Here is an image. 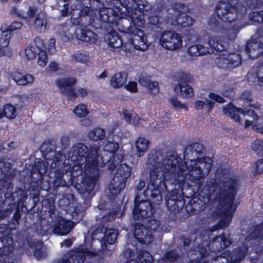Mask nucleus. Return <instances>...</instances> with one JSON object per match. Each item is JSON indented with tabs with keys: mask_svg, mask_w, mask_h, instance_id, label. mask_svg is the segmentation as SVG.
Masks as SVG:
<instances>
[{
	"mask_svg": "<svg viewBox=\"0 0 263 263\" xmlns=\"http://www.w3.org/2000/svg\"><path fill=\"white\" fill-rule=\"evenodd\" d=\"M212 165V160L209 158L183 163L181 158L172 156L151 171L145 194L147 196L160 200L161 192L166 189L164 180L169 177H172L179 184L188 179L200 185L201 179L209 173Z\"/></svg>",
	"mask_w": 263,
	"mask_h": 263,
	"instance_id": "nucleus-1",
	"label": "nucleus"
},
{
	"mask_svg": "<svg viewBox=\"0 0 263 263\" xmlns=\"http://www.w3.org/2000/svg\"><path fill=\"white\" fill-rule=\"evenodd\" d=\"M119 145L117 142L107 141L104 147V152L108 153L109 160L107 158L100 156L98 146H93L88 151L87 147L79 144L73 147V155L71 156V159L76 165H84V170L86 175L92 177L91 183L90 184L91 190L94 187L96 179L98 176L99 166H102L104 164L112 163L120 161V158L123 156L122 152L118 151Z\"/></svg>",
	"mask_w": 263,
	"mask_h": 263,
	"instance_id": "nucleus-2",
	"label": "nucleus"
},
{
	"mask_svg": "<svg viewBox=\"0 0 263 263\" xmlns=\"http://www.w3.org/2000/svg\"><path fill=\"white\" fill-rule=\"evenodd\" d=\"M238 31L236 29H230L224 32L227 36L222 40L217 36L211 37L208 42H205L204 45H192L187 49L188 53L194 57L212 53L213 50L221 51L225 48L228 40L234 39L237 35Z\"/></svg>",
	"mask_w": 263,
	"mask_h": 263,
	"instance_id": "nucleus-3",
	"label": "nucleus"
},
{
	"mask_svg": "<svg viewBox=\"0 0 263 263\" xmlns=\"http://www.w3.org/2000/svg\"><path fill=\"white\" fill-rule=\"evenodd\" d=\"M223 112L226 116L237 122L241 120L239 115L251 118L252 120H246L245 121V127L248 128L251 126L254 130L263 133V114L259 116L252 109L243 110L239 108L236 107L232 104L226 105L223 108Z\"/></svg>",
	"mask_w": 263,
	"mask_h": 263,
	"instance_id": "nucleus-4",
	"label": "nucleus"
},
{
	"mask_svg": "<svg viewBox=\"0 0 263 263\" xmlns=\"http://www.w3.org/2000/svg\"><path fill=\"white\" fill-rule=\"evenodd\" d=\"M125 9L126 10L128 14L121 12L120 9L117 7L115 10L111 8L104 9L100 11V16L103 21L108 22H112L114 21L113 19H111V16H110L109 14H111L112 16L118 17L119 18L129 17L132 19V23L128 28H130V26H132L134 28L137 27H142L144 24L143 15L140 14L137 16V12L134 14H132L129 10H127L126 8H125ZM127 28V27L123 28L122 30L126 29ZM118 29L122 31V29H121L119 27H118Z\"/></svg>",
	"mask_w": 263,
	"mask_h": 263,
	"instance_id": "nucleus-5",
	"label": "nucleus"
},
{
	"mask_svg": "<svg viewBox=\"0 0 263 263\" xmlns=\"http://www.w3.org/2000/svg\"><path fill=\"white\" fill-rule=\"evenodd\" d=\"M125 9L126 10L128 14L121 12L120 9L117 7L115 10L111 8L104 9L100 11V16L103 21L108 22H112L114 21L113 19H111V16H110L109 14H111L112 16L118 17L119 18L129 17L132 19V23L128 28H130V26H132L134 28L137 27H142L144 24L143 15L140 14L137 16V12L134 14H132L129 10H127L126 8H125ZM127 28V27L123 28L122 30L126 29ZM118 29L122 31V29H121L119 27H118Z\"/></svg>",
	"mask_w": 263,
	"mask_h": 263,
	"instance_id": "nucleus-6",
	"label": "nucleus"
},
{
	"mask_svg": "<svg viewBox=\"0 0 263 263\" xmlns=\"http://www.w3.org/2000/svg\"><path fill=\"white\" fill-rule=\"evenodd\" d=\"M160 45L167 49L175 50L182 46V40L178 33L172 31L163 32L160 39Z\"/></svg>",
	"mask_w": 263,
	"mask_h": 263,
	"instance_id": "nucleus-7",
	"label": "nucleus"
},
{
	"mask_svg": "<svg viewBox=\"0 0 263 263\" xmlns=\"http://www.w3.org/2000/svg\"><path fill=\"white\" fill-rule=\"evenodd\" d=\"M234 196V190L233 189L231 190L230 194L226 197L227 203L223 207L222 212L219 213L222 218L220 224V228L227 227L231 221L233 213L236 210V206L233 204Z\"/></svg>",
	"mask_w": 263,
	"mask_h": 263,
	"instance_id": "nucleus-8",
	"label": "nucleus"
},
{
	"mask_svg": "<svg viewBox=\"0 0 263 263\" xmlns=\"http://www.w3.org/2000/svg\"><path fill=\"white\" fill-rule=\"evenodd\" d=\"M140 28L137 27L134 28L132 26H130V28H127L126 29L121 31L132 34V36L129 41L133 45L135 48L140 50H144L147 49L148 46L143 32Z\"/></svg>",
	"mask_w": 263,
	"mask_h": 263,
	"instance_id": "nucleus-9",
	"label": "nucleus"
},
{
	"mask_svg": "<svg viewBox=\"0 0 263 263\" xmlns=\"http://www.w3.org/2000/svg\"><path fill=\"white\" fill-rule=\"evenodd\" d=\"M216 14L218 18L224 22H232L236 17L235 9L229 3L219 2L216 7Z\"/></svg>",
	"mask_w": 263,
	"mask_h": 263,
	"instance_id": "nucleus-10",
	"label": "nucleus"
},
{
	"mask_svg": "<svg viewBox=\"0 0 263 263\" xmlns=\"http://www.w3.org/2000/svg\"><path fill=\"white\" fill-rule=\"evenodd\" d=\"M216 63L222 68H232L240 65L241 59L238 54L223 53L219 55L216 60Z\"/></svg>",
	"mask_w": 263,
	"mask_h": 263,
	"instance_id": "nucleus-11",
	"label": "nucleus"
},
{
	"mask_svg": "<svg viewBox=\"0 0 263 263\" xmlns=\"http://www.w3.org/2000/svg\"><path fill=\"white\" fill-rule=\"evenodd\" d=\"M74 222L60 218L58 219L57 223L54 226L53 231L54 233L64 235L68 234L70 230L74 227Z\"/></svg>",
	"mask_w": 263,
	"mask_h": 263,
	"instance_id": "nucleus-12",
	"label": "nucleus"
},
{
	"mask_svg": "<svg viewBox=\"0 0 263 263\" xmlns=\"http://www.w3.org/2000/svg\"><path fill=\"white\" fill-rule=\"evenodd\" d=\"M119 163L120 165L118 166L117 175L126 179L130 175L132 167L124 162L123 156L120 158V161H118V162L116 161L114 163H110L108 166L110 169L112 170L114 168L116 167L117 165Z\"/></svg>",
	"mask_w": 263,
	"mask_h": 263,
	"instance_id": "nucleus-13",
	"label": "nucleus"
},
{
	"mask_svg": "<svg viewBox=\"0 0 263 263\" xmlns=\"http://www.w3.org/2000/svg\"><path fill=\"white\" fill-rule=\"evenodd\" d=\"M134 236L141 243H148L151 241V232L148 231L146 228L142 225L136 226Z\"/></svg>",
	"mask_w": 263,
	"mask_h": 263,
	"instance_id": "nucleus-14",
	"label": "nucleus"
},
{
	"mask_svg": "<svg viewBox=\"0 0 263 263\" xmlns=\"http://www.w3.org/2000/svg\"><path fill=\"white\" fill-rule=\"evenodd\" d=\"M135 214H139L142 217H146L152 214V208L151 203L147 201H143L138 204L136 203L134 210Z\"/></svg>",
	"mask_w": 263,
	"mask_h": 263,
	"instance_id": "nucleus-15",
	"label": "nucleus"
},
{
	"mask_svg": "<svg viewBox=\"0 0 263 263\" xmlns=\"http://www.w3.org/2000/svg\"><path fill=\"white\" fill-rule=\"evenodd\" d=\"M176 95L182 98H190L194 96L193 88L186 83H180L174 87Z\"/></svg>",
	"mask_w": 263,
	"mask_h": 263,
	"instance_id": "nucleus-16",
	"label": "nucleus"
},
{
	"mask_svg": "<svg viewBox=\"0 0 263 263\" xmlns=\"http://www.w3.org/2000/svg\"><path fill=\"white\" fill-rule=\"evenodd\" d=\"M247 52L250 58H256L263 53V44L260 42H250L247 44Z\"/></svg>",
	"mask_w": 263,
	"mask_h": 263,
	"instance_id": "nucleus-17",
	"label": "nucleus"
},
{
	"mask_svg": "<svg viewBox=\"0 0 263 263\" xmlns=\"http://www.w3.org/2000/svg\"><path fill=\"white\" fill-rule=\"evenodd\" d=\"M168 22L171 25L173 26L178 25L182 27H185L191 26L193 21L191 17L185 14H181L177 19L173 18L172 20H168Z\"/></svg>",
	"mask_w": 263,
	"mask_h": 263,
	"instance_id": "nucleus-18",
	"label": "nucleus"
},
{
	"mask_svg": "<svg viewBox=\"0 0 263 263\" xmlns=\"http://www.w3.org/2000/svg\"><path fill=\"white\" fill-rule=\"evenodd\" d=\"M136 148V154L138 157H141L146 152L149 147V141L147 139L140 137L135 141Z\"/></svg>",
	"mask_w": 263,
	"mask_h": 263,
	"instance_id": "nucleus-19",
	"label": "nucleus"
},
{
	"mask_svg": "<svg viewBox=\"0 0 263 263\" xmlns=\"http://www.w3.org/2000/svg\"><path fill=\"white\" fill-rule=\"evenodd\" d=\"M105 41L111 47L118 48L122 44V42L115 31L106 34Z\"/></svg>",
	"mask_w": 263,
	"mask_h": 263,
	"instance_id": "nucleus-20",
	"label": "nucleus"
},
{
	"mask_svg": "<svg viewBox=\"0 0 263 263\" xmlns=\"http://www.w3.org/2000/svg\"><path fill=\"white\" fill-rule=\"evenodd\" d=\"M127 80V74L125 72H118L115 74L110 80L111 86L117 88L122 86Z\"/></svg>",
	"mask_w": 263,
	"mask_h": 263,
	"instance_id": "nucleus-21",
	"label": "nucleus"
},
{
	"mask_svg": "<svg viewBox=\"0 0 263 263\" xmlns=\"http://www.w3.org/2000/svg\"><path fill=\"white\" fill-rule=\"evenodd\" d=\"M16 116L15 107L10 104L5 105L2 109L0 110V118L6 117L8 119H13Z\"/></svg>",
	"mask_w": 263,
	"mask_h": 263,
	"instance_id": "nucleus-22",
	"label": "nucleus"
},
{
	"mask_svg": "<svg viewBox=\"0 0 263 263\" xmlns=\"http://www.w3.org/2000/svg\"><path fill=\"white\" fill-rule=\"evenodd\" d=\"M46 17L45 14L41 12L39 13L34 21V25L35 29L39 32L45 30L46 27Z\"/></svg>",
	"mask_w": 263,
	"mask_h": 263,
	"instance_id": "nucleus-23",
	"label": "nucleus"
},
{
	"mask_svg": "<svg viewBox=\"0 0 263 263\" xmlns=\"http://www.w3.org/2000/svg\"><path fill=\"white\" fill-rule=\"evenodd\" d=\"M13 10L14 13H16L18 16L25 19L32 17L36 12V9L34 7L29 8L27 12L17 8H14Z\"/></svg>",
	"mask_w": 263,
	"mask_h": 263,
	"instance_id": "nucleus-24",
	"label": "nucleus"
},
{
	"mask_svg": "<svg viewBox=\"0 0 263 263\" xmlns=\"http://www.w3.org/2000/svg\"><path fill=\"white\" fill-rule=\"evenodd\" d=\"M73 112L79 118H83L87 116L89 113L86 105L80 104L77 105L73 109Z\"/></svg>",
	"mask_w": 263,
	"mask_h": 263,
	"instance_id": "nucleus-25",
	"label": "nucleus"
},
{
	"mask_svg": "<svg viewBox=\"0 0 263 263\" xmlns=\"http://www.w3.org/2000/svg\"><path fill=\"white\" fill-rule=\"evenodd\" d=\"M76 82V80L74 78H64L58 80L57 81V85L63 91V89H65L67 87L73 85Z\"/></svg>",
	"mask_w": 263,
	"mask_h": 263,
	"instance_id": "nucleus-26",
	"label": "nucleus"
},
{
	"mask_svg": "<svg viewBox=\"0 0 263 263\" xmlns=\"http://www.w3.org/2000/svg\"><path fill=\"white\" fill-rule=\"evenodd\" d=\"M105 132L103 128H96L88 134L90 139L94 141H98L104 137Z\"/></svg>",
	"mask_w": 263,
	"mask_h": 263,
	"instance_id": "nucleus-27",
	"label": "nucleus"
},
{
	"mask_svg": "<svg viewBox=\"0 0 263 263\" xmlns=\"http://www.w3.org/2000/svg\"><path fill=\"white\" fill-rule=\"evenodd\" d=\"M79 39L84 42L94 43L97 40V35L91 31L86 30Z\"/></svg>",
	"mask_w": 263,
	"mask_h": 263,
	"instance_id": "nucleus-28",
	"label": "nucleus"
},
{
	"mask_svg": "<svg viewBox=\"0 0 263 263\" xmlns=\"http://www.w3.org/2000/svg\"><path fill=\"white\" fill-rule=\"evenodd\" d=\"M207 104L204 101L198 100L195 102L194 106L196 109L201 110L204 108H206V111L210 112L213 108L214 103L210 100H207Z\"/></svg>",
	"mask_w": 263,
	"mask_h": 263,
	"instance_id": "nucleus-29",
	"label": "nucleus"
},
{
	"mask_svg": "<svg viewBox=\"0 0 263 263\" xmlns=\"http://www.w3.org/2000/svg\"><path fill=\"white\" fill-rule=\"evenodd\" d=\"M170 101L173 107L176 109H183L185 110H187V107L186 104L182 103L176 97H172L170 99Z\"/></svg>",
	"mask_w": 263,
	"mask_h": 263,
	"instance_id": "nucleus-30",
	"label": "nucleus"
},
{
	"mask_svg": "<svg viewBox=\"0 0 263 263\" xmlns=\"http://www.w3.org/2000/svg\"><path fill=\"white\" fill-rule=\"evenodd\" d=\"M106 240L109 244L114 243L117 237V231L115 229H109L106 232Z\"/></svg>",
	"mask_w": 263,
	"mask_h": 263,
	"instance_id": "nucleus-31",
	"label": "nucleus"
},
{
	"mask_svg": "<svg viewBox=\"0 0 263 263\" xmlns=\"http://www.w3.org/2000/svg\"><path fill=\"white\" fill-rule=\"evenodd\" d=\"M10 36L11 34L9 30L2 31L0 38V45L2 47H6L9 45Z\"/></svg>",
	"mask_w": 263,
	"mask_h": 263,
	"instance_id": "nucleus-32",
	"label": "nucleus"
},
{
	"mask_svg": "<svg viewBox=\"0 0 263 263\" xmlns=\"http://www.w3.org/2000/svg\"><path fill=\"white\" fill-rule=\"evenodd\" d=\"M37 52H39L34 46H28L25 50L26 58L29 60H32L36 57Z\"/></svg>",
	"mask_w": 263,
	"mask_h": 263,
	"instance_id": "nucleus-33",
	"label": "nucleus"
},
{
	"mask_svg": "<svg viewBox=\"0 0 263 263\" xmlns=\"http://www.w3.org/2000/svg\"><path fill=\"white\" fill-rule=\"evenodd\" d=\"M2 242L4 245V254H7L8 253L10 252L11 251V249L12 248V239L10 237H7L5 239H3Z\"/></svg>",
	"mask_w": 263,
	"mask_h": 263,
	"instance_id": "nucleus-34",
	"label": "nucleus"
},
{
	"mask_svg": "<svg viewBox=\"0 0 263 263\" xmlns=\"http://www.w3.org/2000/svg\"><path fill=\"white\" fill-rule=\"evenodd\" d=\"M73 59L77 62L86 63L89 61V57L85 53H77L73 55Z\"/></svg>",
	"mask_w": 263,
	"mask_h": 263,
	"instance_id": "nucleus-35",
	"label": "nucleus"
},
{
	"mask_svg": "<svg viewBox=\"0 0 263 263\" xmlns=\"http://www.w3.org/2000/svg\"><path fill=\"white\" fill-rule=\"evenodd\" d=\"M139 260L142 263H152L153 259L152 255L148 252L143 251L139 255Z\"/></svg>",
	"mask_w": 263,
	"mask_h": 263,
	"instance_id": "nucleus-36",
	"label": "nucleus"
},
{
	"mask_svg": "<svg viewBox=\"0 0 263 263\" xmlns=\"http://www.w3.org/2000/svg\"><path fill=\"white\" fill-rule=\"evenodd\" d=\"M34 81V77L30 74H25L22 75V78L20 82V85H26L31 84Z\"/></svg>",
	"mask_w": 263,
	"mask_h": 263,
	"instance_id": "nucleus-37",
	"label": "nucleus"
},
{
	"mask_svg": "<svg viewBox=\"0 0 263 263\" xmlns=\"http://www.w3.org/2000/svg\"><path fill=\"white\" fill-rule=\"evenodd\" d=\"M37 64L41 67H44L47 62V57L45 51H41L38 53Z\"/></svg>",
	"mask_w": 263,
	"mask_h": 263,
	"instance_id": "nucleus-38",
	"label": "nucleus"
},
{
	"mask_svg": "<svg viewBox=\"0 0 263 263\" xmlns=\"http://www.w3.org/2000/svg\"><path fill=\"white\" fill-rule=\"evenodd\" d=\"M252 149L258 154L263 152V140H256L252 144Z\"/></svg>",
	"mask_w": 263,
	"mask_h": 263,
	"instance_id": "nucleus-39",
	"label": "nucleus"
},
{
	"mask_svg": "<svg viewBox=\"0 0 263 263\" xmlns=\"http://www.w3.org/2000/svg\"><path fill=\"white\" fill-rule=\"evenodd\" d=\"M147 87L151 93L153 95L158 94L159 91L158 83L157 82H148Z\"/></svg>",
	"mask_w": 263,
	"mask_h": 263,
	"instance_id": "nucleus-40",
	"label": "nucleus"
},
{
	"mask_svg": "<svg viewBox=\"0 0 263 263\" xmlns=\"http://www.w3.org/2000/svg\"><path fill=\"white\" fill-rule=\"evenodd\" d=\"M250 19L255 22H260L263 21V12L259 13L253 12L250 15Z\"/></svg>",
	"mask_w": 263,
	"mask_h": 263,
	"instance_id": "nucleus-41",
	"label": "nucleus"
},
{
	"mask_svg": "<svg viewBox=\"0 0 263 263\" xmlns=\"http://www.w3.org/2000/svg\"><path fill=\"white\" fill-rule=\"evenodd\" d=\"M47 49L48 52L52 54L55 52L56 48H55V40L54 39H50L47 44Z\"/></svg>",
	"mask_w": 263,
	"mask_h": 263,
	"instance_id": "nucleus-42",
	"label": "nucleus"
},
{
	"mask_svg": "<svg viewBox=\"0 0 263 263\" xmlns=\"http://www.w3.org/2000/svg\"><path fill=\"white\" fill-rule=\"evenodd\" d=\"M23 74L17 71H13L11 74V77L15 83L20 85V81L22 80Z\"/></svg>",
	"mask_w": 263,
	"mask_h": 263,
	"instance_id": "nucleus-43",
	"label": "nucleus"
},
{
	"mask_svg": "<svg viewBox=\"0 0 263 263\" xmlns=\"http://www.w3.org/2000/svg\"><path fill=\"white\" fill-rule=\"evenodd\" d=\"M122 113L123 115V118L125 120L129 123H130L133 116L135 114L132 111H129L125 109L123 110L122 111Z\"/></svg>",
	"mask_w": 263,
	"mask_h": 263,
	"instance_id": "nucleus-44",
	"label": "nucleus"
},
{
	"mask_svg": "<svg viewBox=\"0 0 263 263\" xmlns=\"http://www.w3.org/2000/svg\"><path fill=\"white\" fill-rule=\"evenodd\" d=\"M35 47L39 52L44 51L43 49L44 48V41L41 37H36L34 40Z\"/></svg>",
	"mask_w": 263,
	"mask_h": 263,
	"instance_id": "nucleus-45",
	"label": "nucleus"
},
{
	"mask_svg": "<svg viewBox=\"0 0 263 263\" xmlns=\"http://www.w3.org/2000/svg\"><path fill=\"white\" fill-rule=\"evenodd\" d=\"M125 88L127 90L132 92H136L138 91L137 84L134 81L129 82L125 86Z\"/></svg>",
	"mask_w": 263,
	"mask_h": 263,
	"instance_id": "nucleus-46",
	"label": "nucleus"
},
{
	"mask_svg": "<svg viewBox=\"0 0 263 263\" xmlns=\"http://www.w3.org/2000/svg\"><path fill=\"white\" fill-rule=\"evenodd\" d=\"M209 98L217 103H223L224 102V99L222 97L213 92H211L209 94Z\"/></svg>",
	"mask_w": 263,
	"mask_h": 263,
	"instance_id": "nucleus-47",
	"label": "nucleus"
},
{
	"mask_svg": "<svg viewBox=\"0 0 263 263\" xmlns=\"http://www.w3.org/2000/svg\"><path fill=\"white\" fill-rule=\"evenodd\" d=\"M253 167L255 169L257 173L263 172V158L257 161L253 165Z\"/></svg>",
	"mask_w": 263,
	"mask_h": 263,
	"instance_id": "nucleus-48",
	"label": "nucleus"
},
{
	"mask_svg": "<svg viewBox=\"0 0 263 263\" xmlns=\"http://www.w3.org/2000/svg\"><path fill=\"white\" fill-rule=\"evenodd\" d=\"M220 240L222 241V242H221V247L223 246L227 247L230 245L231 243V241L229 239L226 238L224 236L218 237L216 238L215 241L219 242Z\"/></svg>",
	"mask_w": 263,
	"mask_h": 263,
	"instance_id": "nucleus-49",
	"label": "nucleus"
},
{
	"mask_svg": "<svg viewBox=\"0 0 263 263\" xmlns=\"http://www.w3.org/2000/svg\"><path fill=\"white\" fill-rule=\"evenodd\" d=\"M22 26V24L20 22H15L13 23L11 25H10L7 30H9V32L11 31H14L15 30L20 29Z\"/></svg>",
	"mask_w": 263,
	"mask_h": 263,
	"instance_id": "nucleus-50",
	"label": "nucleus"
},
{
	"mask_svg": "<svg viewBox=\"0 0 263 263\" xmlns=\"http://www.w3.org/2000/svg\"><path fill=\"white\" fill-rule=\"evenodd\" d=\"M141 121V118L138 116L136 114H135L133 117L132 120L130 123L134 125H138L140 124Z\"/></svg>",
	"mask_w": 263,
	"mask_h": 263,
	"instance_id": "nucleus-51",
	"label": "nucleus"
},
{
	"mask_svg": "<svg viewBox=\"0 0 263 263\" xmlns=\"http://www.w3.org/2000/svg\"><path fill=\"white\" fill-rule=\"evenodd\" d=\"M87 91L83 88L78 89L73 95L76 97H84L87 95Z\"/></svg>",
	"mask_w": 263,
	"mask_h": 263,
	"instance_id": "nucleus-52",
	"label": "nucleus"
},
{
	"mask_svg": "<svg viewBox=\"0 0 263 263\" xmlns=\"http://www.w3.org/2000/svg\"><path fill=\"white\" fill-rule=\"evenodd\" d=\"M257 77L260 82H263V66H260L257 72Z\"/></svg>",
	"mask_w": 263,
	"mask_h": 263,
	"instance_id": "nucleus-53",
	"label": "nucleus"
},
{
	"mask_svg": "<svg viewBox=\"0 0 263 263\" xmlns=\"http://www.w3.org/2000/svg\"><path fill=\"white\" fill-rule=\"evenodd\" d=\"M109 189L111 193L114 194H116L120 192V189H118V188L115 187L112 184H110Z\"/></svg>",
	"mask_w": 263,
	"mask_h": 263,
	"instance_id": "nucleus-54",
	"label": "nucleus"
},
{
	"mask_svg": "<svg viewBox=\"0 0 263 263\" xmlns=\"http://www.w3.org/2000/svg\"><path fill=\"white\" fill-rule=\"evenodd\" d=\"M50 70L53 71H56L58 68V64L56 63H51L49 64Z\"/></svg>",
	"mask_w": 263,
	"mask_h": 263,
	"instance_id": "nucleus-55",
	"label": "nucleus"
},
{
	"mask_svg": "<svg viewBox=\"0 0 263 263\" xmlns=\"http://www.w3.org/2000/svg\"><path fill=\"white\" fill-rule=\"evenodd\" d=\"M72 244V241L69 239L65 240L64 242L61 243V245L62 246H66L67 247H69L71 246Z\"/></svg>",
	"mask_w": 263,
	"mask_h": 263,
	"instance_id": "nucleus-56",
	"label": "nucleus"
},
{
	"mask_svg": "<svg viewBox=\"0 0 263 263\" xmlns=\"http://www.w3.org/2000/svg\"><path fill=\"white\" fill-rule=\"evenodd\" d=\"M152 223L154 222L156 226H153L152 225H151V230H153L154 231H156L158 230V227L159 226V224H158V222L155 221V220H153V221L151 222Z\"/></svg>",
	"mask_w": 263,
	"mask_h": 263,
	"instance_id": "nucleus-57",
	"label": "nucleus"
},
{
	"mask_svg": "<svg viewBox=\"0 0 263 263\" xmlns=\"http://www.w3.org/2000/svg\"><path fill=\"white\" fill-rule=\"evenodd\" d=\"M247 93L248 95V96L247 97H245V95H246L245 93H243L242 95V97L243 99L250 101L251 100V98H252L251 96L250 95V94L249 93Z\"/></svg>",
	"mask_w": 263,
	"mask_h": 263,
	"instance_id": "nucleus-58",
	"label": "nucleus"
},
{
	"mask_svg": "<svg viewBox=\"0 0 263 263\" xmlns=\"http://www.w3.org/2000/svg\"><path fill=\"white\" fill-rule=\"evenodd\" d=\"M145 185L144 182L140 181L137 186L139 190H141Z\"/></svg>",
	"mask_w": 263,
	"mask_h": 263,
	"instance_id": "nucleus-59",
	"label": "nucleus"
},
{
	"mask_svg": "<svg viewBox=\"0 0 263 263\" xmlns=\"http://www.w3.org/2000/svg\"><path fill=\"white\" fill-rule=\"evenodd\" d=\"M107 72L104 71L103 73H102L99 77V78H104L107 77Z\"/></svg>",
	"mask_w": 263,
	"mask_h": 263,
	"instance_id": "nucleus-60",
	"label": "nucleus"
},
{
	"mask_svg": "<svg viewBox=\"0 0 263 263\" xmlns=\"http://www.w3.org/2000/svg\"><path fill=\"white\" fill-rule=\"evenodd\" d=\"M250 106L253 107L255 109H258L259 107V105L257 103L256 104H251Z\"/></svg>",
	"mask_w": 263,
	"mask_h": 263,
	"instance_id": "nucleus-61",
	"label": "nucleus"
},
{
	"mask_svg": "<svg viewBox=\"0 0 263 263\" xmlns=\"http://www.w3.org/2000/svg\"><path fill=\"white\" fill-rule=\"evenodd\" d=\"M5 51L4 49L2 48H0V57L3 56L5 55Z\"/></svg>",
	"mask_w": 263,
	"mask_h": 263,
	"instance_id": "nucleus-62",
	"label": "nucleus"
},
{
	"mask_svg": "<svg viewBox=\"0 0 263 263\" xmlns=\"http://www.w3.org/2000/svg\"><path fill=\"white\" fill-rule=\"evenodd\" d=\"M8 145L10 148H13L15 146V144L14 142H11L10 144H8Z\"/></svg>",
	"mask_w": 263,
	"mask_h": 263,
	"instance_id": "nucleus-63",
	"label": "nucleus"
},
{
	"mask_svg": "<svg viewBox=\"0 0 263 263\" xmlns=\"http://www.w3.org/2000/svg\"><path fill=\"white\" fill-rule=\"evenodd\" d=\"M34 255L36 257H39V254H38V250L37 249H35L34 250Z\"/></svg>",
	"mask_w": 263,
	"mask_h": 263,
	"instance_id": "nucleus-64",
	"label": "nucleus"
}]
</instances>
